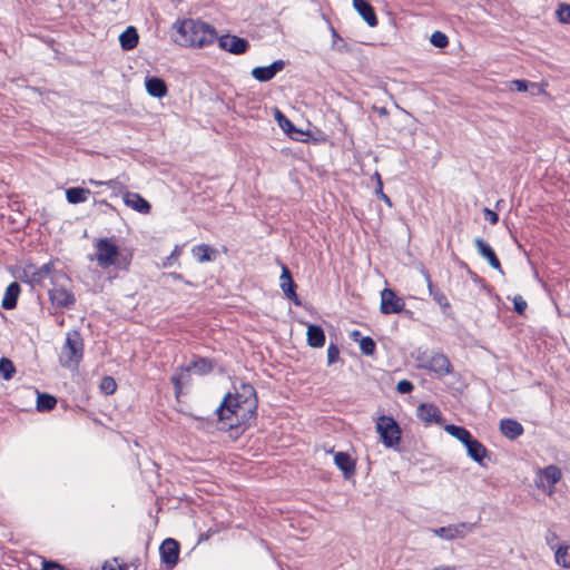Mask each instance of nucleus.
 I'll return each instance as SVG.
<instances>
[{
  "label": "nucleus",
  "mask_w": 570,
  "mask_h": 570,
  "mask_svg": "<svg viewBox=\"0 0 570 570\" xmlns=\"http://www.w3.org/2000/svg\"><path fill=\"white\" fill-rule=\"evenodd\" d=\"M256 410V392L250 384L243 383L235 394L228 393L217 409L223 428L234 429L253 417Z\"/></svg>",
  "instance_id": "1"
},
{
  "label": "nucleus",
  "mask_w": 570,
  "mask_h": 570,
  "mask_svg": "<svg viewBox=\"0 0 570 570\" xmlns=\"http://www.w3.org/2000/svg\"><path fill=\"white\" fill-rule=\"evenodd\" d=\"M173 30L174 41L184 47H205L213 43L217 38L216 30L200 20L177 21L173 26Z\"/></svg>",
  "instance_id": "2"
},
{
  "label": "nucleus",
  "mask_w": 570,
  "mask_h": 570,
  "mask_svg": "<svg viewBox=\"0 0 570 570\" xmlns=\"http://www.w3.org/2000/svg\"><path fill=\"white\" fill-rule=\"evenodd\" d=\"M95 249V258L104 269L110 266L126 269L131 262V255H124L111 238L97 239Z\"/></svg>",
  "instance_id": "3"
},
{
  "label": "nucleus",
  "mask_w": 570,
  "mask_h": 570,
  "mask_svg": "<svg viewBox=\"0 0 570 570\" xmlns=\"http://www.w3.org/2000/svg\"><path fill=\"white\" fill-rule=\"evenodd\" d=\"M83 355V340L79 332L71 331L67 333L66 342L61 347L60 364L63 367H78Z\"/></svg>",
  "instance_id": "4"
},
{
  "label": "nucleus",
  "mask_w": 570,
  "mask_h": 570,
  "mask_svg": "<svg viewBox=\"0 0 570 570\" xmlns=\"http://www.w3.org/2000/svg\"><path fill=\"white\" fill-rule=\"evenodd\" d=\"M376 431L385 446L396 445L401 440V430L396 421L390 416L382 415L377 419Z\"/></svg>",
  "instance_id": "5"
},
{
  "label": "nucleus",
  "mask_w": 570,
  "mask_h": 570,
  "mask_svg": "<svg viewBox=\"0 0 570 570\" xmlns=\"http://www.w3.org/2000/svg\"><path fill=\"white\" fill-rule=\"evenodd\" d=\"M562 472L560 468L550 464L543 469H538L535 473L534 484L538 489L548 491V494L553 493L554 485L561 480Z\"/></svg>",
  "instance_id": "6"
},
{
  "label": "nucleus",
  "mask_w": 570,
  "mask_h": 570,
  "mask_svg": "<svg viewBox=\"0 0 570 570\" xmlns=\"http://www.w3.org/2000/svg\"><path fill=\"white\" fill-rule=\"evenodd\" d=\"M405 306L404 301L396 296V294L390 289L384 288L381 293V313L383 314H394L403 311Z\"/></svg>",
  "instance_id": "7"
},
{
  "label": "nucleus",
  "mask_w": 570,
  "mask_h": 570,
  "mask_svg": "<svg viewBox=\"0 0 570 570\" xmlns=\"http://www.w3.org/2000/svg\"><path fill=\"white\" fill-rule=\"evenodd\" d=\"M219 47L230 53L242 55L247 51L249 43L246 39L237 36H222L218 39Z\"/></svg>",
  "instance_id": "8"
},
{
  "label": "nucleus",
  "mask_w": 570,
  "mask_h": 570,
  "mask_svg": "<svg viewBox=\"0 0 570 570\" xmlns=\"http://www.w3.org/2000/svg\"><path fill=\"white\" fill-rule=\"evenodd\" d=\"M161 560L167 567L173 568L176 566L179 556V544L174 539H166L159 548Z\"/></svg>",
  "instance_id": "9"
},
{
  "label": "nucleus",
  "mask_w": 570,
  "mask_h": 570,
  "mask_svg": "<svg viewBox=\"0 0 570 570\" xmlns=\"http://www.w3.org/2000/svg\"><path fill=\"white\" fill-rule=\"evenodd\" d=\"M285 67V62L283 60H276L269 66L265 67H255L252 70V76L254 79L266 82L272 80L277 72L282 71Z\"/></svg>",
  "instance_id": "10"
},
{
  "label": "nucleus",
  "mask_w": 570,
  "mask_h": 570,
  "mask_svg": "<svg viewBox=\"0 0 570 570\" xmlns=\"http://www.w3.org/2000/svg\"><path fill=\"white\" fill-rule=\"evenodd\" d=\"M472 527H473L472 524L462 522L459 524L432 529L431 531L434 533V535H436L441 539L452 540L455 538L464 537V530L471 531Z\"/></svg>",
  "instance_id": "11"
},
{
  "label": "nucleus",
  "mask_w": 570,
  "mask_h": 570,
  "mask_svg": "<svg viewBox=\"0 0 570 570\" xmlns=\"http://www.w3.org/2000/svg\"><path fill=\"white\" fill-rule=\"evenodd\" d=\"M279 286L284 295L294 302L295 305H299V298L295 292V283L293 282L291 272L287 266L282 265V274L279 277Z\"/></svg>",
  "instance_id": "12"
},
{
  "label": "nucleus",
  "mask_w": 570,
  "mask_h": 570,
  "mask_svg": "<svg viewBox=\"0 0 570 570\" xmlns=\"http://www.w3.org/2000/svg\"><path fill=\"white\" fill-rule=\"evenodd\" d=\"M49 298L51 303L58 307L68 308L75 304L73 294L63 287H53L49 289Z\"/></svg>",
  "instance_id": "13"
},
{
  "label": "nucleus",
  "mask_w": 570,
  "mask_h": 570,
  "mask_svg": "<svg viewBox=\"0 0 570 570\" xmlns=\"http://www.w3.org/2000/svg\"><path fill=\"white\" fill-rule=\"evenodd\" d=\"M122 200L126 206L140 214H148L150 212V204L138 193L126 191L122 195Z\"/></svg>",
  "instance_id": "14"
},
{
  "label": "nucleus",
  "mask_w": 570,
  "mask_h": 570,
  "mask_svg": "<svg viewBox=\"0 0 570 570\" xmlns=\"http://www.w3.org/2000/svg\"><path fill=\"white\" fill-rule=\"evenodd\" d=\"M425 367L439 375H446L451 373V363L449 358L441 353L433 354L429 358Z\"/></svg>",
  "instance_id": "15"
},
{
  "label": "nucleus",
  "mask_w": 570,
  "mask_h": 570,
  "mask_svg": "<svg viewBox=\"0 0 570 570\" xmlns=\"http://www.w3.org/2000/svg\"><path fill=\"white\" fill-rule=\"evenodd\" d=\"M474 245L478 249V253L488 261L491 267L494 269L501 271V263L497 257L492 247L482 238H475Z\"/></svg>",
  "instance_id": "16"
},
{
  "label": "nucleus",
  "mask_w": 570,
  "mask_h": 570,
  "mask_svg": "<svg viewBox=\"0 0 570 570\" xmlns=\"http://www.w3.org/2000/svg\"><path fill=\"white\" fill-rule=\"evenodd\" d=\"M417 417L424 423H439L442 419L441 411L433 404H420L416 410Z\"/></svg>",
  "instance_id": "17"
},
{
  "label": "nucleus",
  "mask_w": 570,
  "mask_h": 570,
  "mask_svg": "<svg viewBox=\"0 0 570 570\" xmlns=\"http://www.w3.org/2000/svg\"><path fill=\"white\" fill-rule=\"evenodd\" d=\"M353 7L370 27L377 26L375 11L366 0H353Z\"/></svg>",
  "instance_id": "18"
},
{
  "label": "nucleus",
  "mask_w": 570,
  "mask_h": 570,
  "mask_svg": "<svg viewBox=\"0 0 570 570\" xmlns=\"http://www.w3.org/2000/svg\"><path fill=\"white\" fill-rule=\"evenodd\" d=\"M334 463L343 472L345 479H350L355 474V462L346 452H336L334 454Z\"/></svg>",
  "instance_id": "19"
},
{
  "label": "nucleus",
  "mask_w": 570,
  "mask_h": 570,
  "mask_svg": "<svg viewBox=\"0 0 570 570\" xmlns=\"http://www.w3.org/2000/svg\"><path fill=\"white\" fill-rule=\"evenodd\" d=\"M500 431L505 438L515 440L523 434L524 430L521 423L518 421L512 419H503L500 422Z\"/></svg>",
  "instance_id": "20"
},
{
  "label": "nucleus",
  "mask_w": 570,
  "mask_h": 570,
  "mask_svg": "<svg viewBox=\"0 0 570 570\" xmlns=\"http://www.w3.org/2000/svg\"><path fill=\"white\" fill-rule=\"evenodd\" d=\"M31 282L35 284H40L47 278H50V281L53 283L55 275H53V265L51 263L43 264L39 268H29Z\"/></svg>",
  "instance_id": "21"
},
{
  "label": "nucleus",
  "mask_w": 570,
  "mask_h": 570,
  "mask_svg": "<svg viewBox=\"0 0 570 570\" xmlns=\"http://www.w3.org/2000/svg\"><path fill=\"white\" fill-rule=\"evenodd\" d=\"M468 455L478 462L480 465L484 466L483 460L488 455L487 448L476 439H472L466 445Z\"/></svg>",
  "instance_id": "22"
},
{
  "label": "nucleus",
  "mask_w": 570,
  "mask_h": 570,
  "mask_svg": "<svg viewBox=\"0 0 570 570\" xmlns=\"http://www.w3.org/2000/svg\"><path fill=\"white\" fill-rule=\"evenodd\" d=\"M146 90L150 96L156 98H163L168 92L166 82L158 77H150L146 79Z\"/></svg>",
  "instance_id": "23"
},
{
  "label": "nucleus",
  "mask_w": 570,
  "mask_h": 570,
  "mask_svg": "<svg viewBox=\"0 0 570 570\" xmlns=\"http://www.w3.org/2000/svg\"><path fill=\"white\" fill-rule=\"evenodd\" d=\"M20 295V285L17 282H12L8 285L3 298L2 307L4 309H12L17 306V301Z\"/></svg>",
  "instance_id": "24"
},
{
  "label": "nucleus",
  "mask_w": 570,
  "mask_h": 570,
  "mask_svg": "<svg viewBox=\"0 0 570 570\" xmlns=\"http://www.w3.org/2000/svg\"><path fill=\"white\" fill-rule=\"evenodd\" d=\"M191 253L198 263L212 262L216 257V249L206 244L194 246Z\"/></svg>",
  "instance_id": "25"
},
{
  "label": "nucleus",
  "mask_w": 570,
  "mask_h": 570,
  "mask_svg": "<svg viewBox=\"0 0 570 570\" xmlns=\"http://www.w3.org/2000/svg\"><path fill=\"white\" fill-rule=\"evenodd\" d=\"M307 343L312 347H322L325 344V334L321 326L308 325L307 327Z\"/></svg>",
  "instance_id": "26"
},
{
  "label": "nucleus",
  "mask_w": 570,
  "mask_h": 570,
  "mask_svg": "<svg viewBox=\"0 0 570 570\" xmlns=\"http://www.w3.org/2000/svg\"><path fill=\"white\" fill-rule=\"evenodd\" d=\"M91 191L82 187H71L66 190V198L70 204H80L88 200Z\"/></svg>",
  "instance_id": "27"
},
{
  "label": "nucleus",
  "mask_w": 570,
  "mask_h": 570,
  "mask_svg": "<svg viewBox=\"0 0 570 570\" xmlns=\"http://www.w3.org/2000/svg\"><path fill=\"white\" fill-rule=\"evenodd\" d=\"M190 367H179L177 372L171 376V382L175 386L176 395L181 393L183 385L188 383L190 380Z\"/></svg>",
  "instance_id": "28"
},
{
  "label": "nucleus",
  "mask_w": 570,
  "mask_h": 570,
  "mask_svg": "<svg viewBox=\"0 0 570 570\" xmlns=\"http://www.w3.org/2000/svg\"><path fill=\"white\" fill-rule=\"evenodd\" d=\"M119 42L122 49L131 50L138 43V33L134 27H128L120 36Z\"/></svg>",
  "instance_id": "29"
},
{
  "label": "nucleus",
  "mask_w": 570,
  "mask_h": 570,
  "mask_svg": "<svg viewBox=\"0 0 570 570\" xmlns=\"http://www.w3.org/2000/svg\"><path fill=\"white\" fill-rule=\"evenodd\" d=\"M444 430L452 435L453 438L458 439L460 442L464 444V446L473 439L470 431H468L463 426H458L454 424H448L444 426Z\"/></svg>",
  "instance_id": "30"
},
{
  "label": "nucleus",
  "mask_w": 570,
  "mask_h": 570,
  "mask_svg": "<svg viewBox=\"0 0 570 570\" xmlns=\"http://www.w3.org/2000/svg\"><path fill=\"white\" fill-rule=\"evenodd\" d=\"M554 559L560 567L570 568V546H559L554 551Z\"/></svg>",
  "instance_id": "31"
},
{
  "label": "nucleus",
  "mask_w": 570,
  "mask_h": 570,
  "mask_svg": "<svg viewBox=\"0 0 570 570\" xmlns=\"http://www.w3.org/2000/svg\"><path fill=\"white\" fill-rule=\"evenodd\" d=\"M57 404L56 397L50 394H38L37 399V410L38 411H49L52 410Z\"/></svg>",
  "instance_id": "32"
},
{
  "label": "nucleus",
  "mask_w": 570,
  "mask_h": 570,
  "mask_svg": "<svg viewBox=\"0 0 570 570\" xmlns=\"http://www.w3.org/2000/svg\"><path fill=\"white\" fill-rule=\"evenodd\" d=\"M426 279H428L429 292H430V295L433 297V299L441 307H449L450 304H449V301H448L446 296L444 295V293L433 286V284L431 283L429 276L426 277Z\"/></svg>",
  "instance_id": "33"
},
{
  "label": "nucleus",
  "mask_w": 570,
  "mask_h": 570,
  "mask_svg": "<svg viewBox=\"0 0 570 570\" xmlns=\"http://www.w3.org/2000/svg\"><path fill=\"white\" fill-rule=\"evenodd\" d=\"M196 374L204 375L212 371V363L207 358H198L189 365Z\"/></svg>",
  "instance_id": "34"
},
{
  "label": "nucleus",
  "mask_w": 570,
  "mask_h": 570,
  "mask_svg": "<svg viewBox=\"0 0 570 570\" xmlns=\"http://www.w3.org/2000/svg\"><path fill=\"white\" fill-rule=\"evenodd\" d=\"M16 372L13 363L7 358L1 357L0 358V376H2L4 380H10L13 376V373Z\"/></svg>",
  "instance_id": "35"
},
{
  "label": "nucleus",
  "mask_w": 570,
  "mask_h": 570,
  "mask_svg": "<svg viewBox=\"0 0 570 570\" xmlns=\"http://www.w3.org/2000/svg\"><path fill=\"white\" fill-rule=\"evenodd\" d=\"M360 348L365 355H373L376 348V344L370 336H364L360 341Z\"/></svg>",
  "instance_id": "36"
},
{
  "label": "nucleus",
  "mask_w": 570,
  "mask_h": 570,
  "mask_svg": "<svg viewBox=\"0 0 570 570\" xmlns=\"http://www.w3.org/2000/svg\"><path fill=\"white\" fill-rule=\"evenodd\" d=\"M556 14L561 23L570 24V4L560 3L556 11Z\"/></svg>",
  "instance_id": "37"
},
{
  "label": "nucleus",
  "mask_w": 570,
  "mask_h": 570,
  "mask_svg": "<svg viewBox=\"0 0 570 570\" xmlns=\"http://www.w3.org/2000/svg\"><path fill=\"white\" fill-rule=\"evenodd\" d=\"M430 41L436 48H444L449 43L448 36L441 31H434L431 36Z\"/></svg>",
  "instance_id": "38"
},
{
  "label": "nucleus",
  "mask_w": 570,
  "mask_h": 570,
  "mask_svg": "<svg viewBox=\"0 0 570 570\" xmlns=\"http://www.w3.org/2000/svg\"><path fill=\"white\" fill-rule=\"evenodd\" d=\"M374 177L376 179V183H377V186H376V189H375V194L389 206V207H392V200L391 198L384 194L383 191V183H382V179H381V176L379 173H375L374 174Z\"/></svg>",
  "instance_id": "39"
},
{
  "label": "nucleus",
  "mask_w": 570,
  "mask_h": 570,
  "mask_svg": "<svg viewBox=\"0 0 570 570\" xmlns=\"http://www.w3.org/2000/svg\"><path fill=\"white\" fill-rule=\"evenodd\" d=\"M275 118L284 131L291 134L294 130L293 124L279 110H276Z\"/></svg>",
  "instance_id": "40"
},
{
  "label": "nucleus",
  "mask_w": 570,
  "mask_h": 570,
  "mask_svg": "<svg viewBox=\"0 0 570 570\" xmlns=\"http://www.w3.org/2000/svg\"><path fill=\"white\" fill-rule=\"evenodd\" d=\"M100 387L101 390L106 393V394H112L116 389H117V384H116V381L111 377V376H105L102 380H101V384H100Z\"/></svg>",
  "instance_id": "41"
},
{
  "label": "nucleus",
  "mask_w": 570,
  "mask_h": 570,
  "mask_svg": "<svg viewBox=\"0 0 570 570\" xmlns=\"http://www.w3.org/2000/svg\"><path fill=\"white\" fill-rule=\"evenodd\" d=\"M340 357V350L335 344H330L327 348V364H334Z\"/></svg>",
  "instance_id": "42"
},
{
  "label": "nucleus",
  "mask_w": 570,
  "mask_h": 570,
  "mask_svg": "<svg viewBox=\"0 0 570 570\" xmlns=\"http://www.w3.org/2000/svg\"><path fill=\"white\" fill-rule=\"evenodd\" d=\"M513 306H514V311L519 314V315H522L524 313V311L527 309V302L523 299L522 296L520 295H517L513 297Z\"/></svg>",
  "instance_id": "43"
},
{
  "label": "nucleus",
  "mask_w": 570,
  "mask_h": 570,
  "mask_svg": "<svg viewBox=\"0 0 570 570\" xmlns=\"http://www.w3.org/2000/svg\"><path fill=\"white\" fill-rule=\"evenodd\" d=\"M529 85L530 83L527 80L517 79V80L510 81V89L519 91V92H523V91L528 90Z\"/></svg>",
  "instance_id": "44"
},
{
  "label": "nucleus",
  "mask_w": 570,
  "mask_h": 570,
  "mask_svg": "<svg viewBox=\"0 0 570 570\" xmlns=\"http://www.w3.org/2000/svg\"><path fill=\"white\" fill-rule=\"evenodd\" d=\"M413 384L407 380L397 382L396 390L401 394H406L413 391Z\"/></svg>",
  "instance_id": "45"
},
{
  "label": "nucleus",
  "mask_w": 570,
  "mask_h": 570,
  "mask_svg": "<svg viewBox=\"0 0 570 570\" xmlns=\"http://www.w3.org/2000/svg\"><path fill=\"white\" fill-rule=\"evenodd\" d=\"M483 214H484L485 219H488L490 222V224L495 225L498 223L499 215L495 212H493L489 208H484Z\"/></svg>",
  "instance_id": "46"
},
{
  "label": "nucleus",
  "mask_w": 570,
  "mask_h": 570,
  "mask_svg": "<svg viewBox=\"0 0 570 570\" xmlns=\"http://www.w3.org/2000/svg\"><path fill=\"white\" fill-rule=\"evenodd\" d=\"M42 570H65L61 564L55 561H42Z\"/></svg>",
  "instance_id": "47"
},
{
  "label": "nucleus",
  "mask_w": 570,
  "mask_h": 570,
  "mask_svg": "<svg viewBox=\"0 0 570 570\" xmlns=\"http://www.w3.org/2000/svg\"><path fill=\"white\" fill-rule=\"evenodd\" d=\"M102 570H125V567L122 564H119L117 560L114 561H106L102 566Z\"/></svg>",
  "instance_id": "48"
},
{
  "label": "nucleus",
  "mask_w": 570,
  "mask_h": 570,
  "mask_svg": "<svg viewBox=\"0 0 570 570\" xmlns=\"http://www.w3.org/2000/svg\"><path fill=\"white\" fill-rule=\"evenodd\" d=\"M546 541H547L548 546L551 547V549L556 550L559 547V546H557L558 535L554 532H548V534L546 537Z\"/></svg>",
  "instance_id": "49"
},
{
  "label": "nucleus",
  "mask_w": 570,
  "mask_h": 570,
  "mask_svg": "<svg viewBox=\"0 0 570 570\" xmlns=\"http://www.w3.org/2000/svg\"><path fill=\"white\" fill-rule=\"evenodd\" d=\"M180 254V250L176 247L173 253L170 254V256H168L166 258V262L164 263V266H170L173 264V262H176L178 256Z\"/></svg>",
  "instance_id": "50"
},
{
  "label": "nucleus",
  "mask_w": 570,
  "mask_h": 570,
  "mask_svg": "<svg viewBox=\"0 0 570 570\" xmlns=\"http://www.w3.org/2000/svg\"><path fill=\"white\" fill-rule=\"evenodd\" d=\"M171 276H173L174 279H181V275L180 274L173 273Z\"/></svg>",
  "instance_id": "51"
},
{
  "label": "nucleus",
  "mask_w": 570,
  "mask_h": 570,
  "mask_svg": "<svg viewBox=\"0 0 570 570\" xmlns=\"http://www.w3.org/2000/svg\"><path fill=\"white\" fill-rule=\"evenodd\" d=\"M333 38L341 40L340 36L337 35V32L334 29H333Z\"/></svg>",
  "instance_id": "52"
},
{
  "label": "nucleus",
  "mask_w": 570,
  "mask_h": 570,
  "mask_svg": "<svg viewBox=\"0 0 570 570\" xmlns=\"http://www.w3.org/2000/svg\"><path fill=\"white\" fill-rule=\"evenodd\" d=\"M89 181H90V184H94V185H100L101 184L100 181H96L94 179H90Z\"/></svg>",
  "instance_id": "53"
},
{
  "label": "nucleus",
  "mask_w": 570,
  "mask_h": 570,
  "mask_svg": "<svg viewBox=\"0 0 570 570\" xmlns=\"http://www.w3.org/2000/svg\"><path fill=\"white\" fill-rule=\"evenodd\" d=\"M380 112H381L382 115H386V109H385V108H382V109L380 110Z\"/></svg>",
  "instance_id": "54"
},
{
  "label": "nucleus",
  "mask_w": 570,
  "mask_h": 570,
  "mask_svg": "<svg viewBox=\"0 0 570 570\" xmlns=\"http://www.w3.org/2000/svg\"><path fill=\"white\" fill-rule=\"evenodd\" d=\"M353 335L356 337V336H358V335H360V332H358V331H355V332L353 333Z\"/></svg>",
  "instance_id": "55"
},
{
  "label": "nucleus",
  "mask_w": 570,
  "mask_h": 570,
  "mask_svg": "<svg viewBox=\"0 0 570 570\" xmlns=\"http://www.w3.org/2000/svg\"><path fill=\"white\" fill-rule=\"evenodd\" d=\"M434 570H449L448 568H436Z\"/></svg>",
  "instance_id": "56"
}]
</instances>
